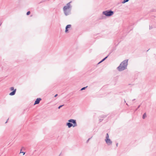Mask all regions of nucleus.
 Instances as JSON below:
<instances>
[{
  "mask_svg": "<svg viewBox=\"0 0 156 156\" xmlns=\"http://www.w3.org/2000/svg\"><path fill=\"white\" fill-rule=\"evenodd\" d=\"M127 65V61L125 60L122 62L119 66L118 67V69L119 71H122L124 70Z\"/></svg>",
  "mask_w": 156,
  "mask_h": 156,
  "instance_id": "1",
  "label": "nucleus"
},
{
  "mask_svg": "<svg viewBox=\"0 0 156 156\" xmlns=\"http://www.w3.org/2000/svg\"><path fill=\"white\" fill-rule=\"evenodd\" d=\"M70 8L69 3L67 4L66 5L63 7V10L66 15L67 16L69 15V12Z\"/></svg>",
  "mask_w": 156,
  "mask_h": 156,
  "instance_id": "2",
  "label": "nucleus"
},
{
  "mask_svg": "<svg viewBox=\"0 0 156 156\" xmlns=\"http://www.w3.org/2000/svg\"><path fill=\"white\" fill-rule=\"evenodd\" d=\"M103 13L106 16H111L113 14V12L112 11H106L103 12Z\"/></svg>",
  "mask_w": 156,
  "mask_h": 156,
  "instance_id": "3",
  "label": "nucleus"
},
{
  "mask_svg": "<svg viewBox=\"0 0 156 156\" xmlns=\"http://www.w3.org/2000/svg\"><path fill=\"white\" fill-rule=\"evenodd\" d=\"M10 89L11 91H13L9 94V95L11 96L14 95L16 93V89H14V88L13 87L10 88Z\"/></svg>",
  "mask_w": 156,
  "mask_h": 156,
  "instance_id": "4",
  "label": "nucleus"
},
{
  "mask_svg": "<svg viewBox=\"0 0 156 156\" xmlns=\"http://www.w3.org/2000/svg\"><path fill=\"white\" fill-rule=\"evenodd\" d=\"M68 122H69L73 123V127H74L76 126L77 124L76 120L74 119H71L68 120Z\"/></svg>",
  "mask_w": 156,
  "mask_h": 156,
  "instance_id": "5",
  "label": "nucleus"
},
{
  "mask_svg": "<svg viewBox=\"0 0 156 156\" xmlns=\"http://www.w3.org/2000/svg\"><path fill=\"white\" fill-rule=\"evenodd\" d=\"M105 141L106 143L108 145L112 144V142L111 140L110 139L108 138L106 139H105Z\"/></svg>",
  "mask_w": 156,
  "mask_h": 156,
  "instance_id": "6",
  "label": "nucleus"
},
{
  "mask_svg": "<svg viewBox=\"0 0 156 156\" xmlns=\"http://www.w3.org/2000/svg\"><path fill=\"white\" fill-rule=\"evenodd\" d=\"M41 100V99L40 98H37L35 101L34 103V105L38 104Z\"/></svg>",
  "mask_w": 156,
  "mask_h": 156,
  "instance_id": "7",
  "label": "nucleus"
},
{
  "mask_svg": "<svg viewBox=\"0 0 156 156\" xmlns=\"http://www.w3.org/2000/svg\"><path fill=\"white\" fill-rule=\"evenodd\" d=\"M71 27V25H67L66 28V30H65V32L66 33H67L68 32V29L70 28Z\"/></svg>",
  "mask_w": 156,
  "mask_h": 156,
  "instance_id": "8",
  "label": "nucleus"
},
{
  "mask_svg": "<svg viewBox=\"0 0 156 156\" xmlns=\"http://www.w3.org/2000/svg\"><path fill=\"white\" fill-rule=\"evenodd\" d=\"M67 125L68 126V127L69 128H70L71 127V126H73V124H72L71 123H70V122H68L67 123Z\"/></svg>",
  "mask_w": 156,
  "mask_h": 156,
  "instance_id": "9",
  "label": "nucleus"
},
{
  "mask_svg": "<svg viewBox=\"0 0 156 156\" xmlns=\"http://www.w3.org/2000/svg\"><path fill=\"white\" fill-rule=\"evenodd\" d=\"M146 117V113H144L143 116V119H145Z\"/></svg>",
  "mask_w": 156,
  "mask_h": 156,
  "instance_id": "10",
  "label": "nucleus"
},
{
  "mask_svg": "<svg viewBox=\"0 0 156 156\" xmlns=\"http://www.w3.org/2000/svg\"><path fill=\"white\" fill-rule=\"evenodd\" d=\"M107 57H106L105 58H104L99 63L102 62L104 60H105V59L106 58H107Z\"/></svg>",
  "mask_w": 156,
  "mask_h": 156,
  "instance_id": "11",
  "label": "nucleus"
},
{
  "mask_svg": "<svg viewBox=\"0 0 156 156\" xmlns=\"http://www.w3.org/2000/svg\"><path fill=\"white\" fill-rule=\"evenodd\" d=\"M129 0H124L123 1V2L122 3H124L126 2H127L129 1Z\"/></svg>",
  "mask_w": 156,
  "mask_h": 156,
  "instance_id": "12",
  "label": "nucleus"
},
{
  "mask_svg": "<svg viewBox=\"0 0 156 156\" xmlns=\"http://www.w3.org/2000/svg\"><path fill=\"white\" fill-rule=\"evenodd\" d=\"M22 151V150L21 149L20 150V153H23V155H24L25 154V152Z\"/></svg>",
  "mask_w": 156,
  "mask_h": 156,
  "instance_id": "13",
  "label": "nucleus"
},
{
  "mask_svg": "<svg viewBox=\"0 0 156 156\" xmlns=\"http://www.w3.org/2000/svg\"><path fill=\"white\" fill-rule=\"evenodd\" d=\"M109 138V136L108 133H107L106 135V139L108 138Z\"/></svg>",
  "mask_w": 156,
  "mask_h": 156,
  "instance_id": "14",
  "label": "nucleus"
},
{
  "mask_svg": "<svg viewBox=\"0 0 156 156\" xmlns=\"http://www.w3.org/2000/svg\"><path fill=\"white\" fill-rule=\"evenodd\" d=\"M30 14V11H28L27 12V15H29Z\"/></svg>",
  "mask_w": 156,
  "mask_h": 156,
  "instance_id": "15",
  "label": "nucleus"
},
{
  "mask_svg": "<svg viewBox=\"0 0 156 156\" xmlns=\"http://www.w3.org/2000/svg\"><path fill=\"white\" fill-rule=\"evenodd\" d=\"M83 87V88H82L81 89V90H84V89H85V88H86V87Z\"/></svg>",
  "mask_w": 156,
  "mask_h": 156,
  "instance_id": "16",
  "label": "nucleus"
},
{
  "mask_svg": "<svg viewBox=\"0 0 156 156\" xmlns=\"http://www.w3.org/2000/svg\"><path fill=\"white\" fill-rule=\"evenodd\" d=\"M62 106H63V105H60V106L58 107V109H60V108L62 107Z\"/></svg>",
  "mask_w": 156,
  "mask_h": 156,
  "instance_id": "17",
  "label": "nucleus"
},
{
  "mask_svg": "<svg viewBox=\"0 0 156 156\" xmlns=\"http://www.w3.org/2000/svg\"><path fill=\"white\" fill-rule=\"evenodd\" d=\"M57 95H58V94H56V95L55 96V97H56Z\"/></svg>",
  "mask_w": 156,
  "mask_h": 156,
  "instance_id": "18",
  "label": "nucleus"
},
{
  "mask_svg": "<svg viewBox=\"0 0 156 156\" xmlns=\"http://www.w3.org/2000/svg\"><path fill=\"white\" fill-rule=\"evenodd\" d=\"M118 143H117L116 144V146L117 147H118Z\"/></svg>",
  "mask_w": 156,
  "mask_h": 156,
  "instance_id": "19",
  "label": "nucleus"
}]
</instances>
